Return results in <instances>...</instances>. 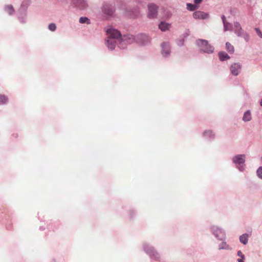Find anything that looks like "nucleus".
I'll use <instances>...</instances> for the list:
<instances>
[{
    "instance_id": "1",
    "label": "nucleus",
    "mask_w": 262,
    "mask_h": 262,
    "mask_svg": "<svg viewBox=\"0 0 262 262\" xmlns=\"http://www.w3.org/2000/svg\"><path fill=\"white\" fill-rule=\"evenodd\" d=\"M196 43L203 52L209 54L213 53L214 48L208 43L207 40L199 39L196 40Z\"/></svg>"
},
{
    "instance_id": "2",
    "label": "nucleus",
    "mask_w": 262,
    "mask_h": 262,
    "mask_svg": "<svg viewBox=\"0 0 262 262\" xmlns=\"http://www.w3.org/2000/svg\"><path fill=\"white\" fill-rule=\"evenodd\" d=\"M148 12L147 16L149 18H154L157 16V7L154 4H150L148 5Z\"/></svg>"
},
{
    "instance_id": "3",
    "label": "nucleus",
    "mask_w": 262,
    "mask_h": 262,
    "mask_svg": "<svg viewBox=\"0 0 262 262\" xmlns=\"http://www.w3.org/2000/svg\"><path fill=\"white\" fill-rule=\"evenodd\" d=\"M107 33L109 36L108 38H113L114 39H118L121 37V33L117 30L111 28L108 29L107 31Z\"/></svg>"
},
{
    "instance_id": "4",
    "label": "nucleus",
    "mask_w": 262,
    "mask_h": 262,
    "mask_svg": "<svg viewBox=\"0 0 262 262\" xmlns=\"http://www.w3.org/2000/svg\"><path fill=\"white\" fill-rule=\"evenodd\" d=\"M193 17L195 19H204L209 17V14L201 11H197L193 13Z\"/></svg>"
},
{
    "instance_id": "5",
    "label": "nucleus",
    "mask_w": 262,
    "mask_h": 262,
    "mask_svg": "<svg viewBox=\"0 0 262 262\" xmlns=\"http://www.w3.org/2000/svg\"><path fill=\"white\" fill-rule=\"evenodd\" d=\"M119 44V47L120 48H124V47L122 46V44L131 43L134 41V38L133 36H124L123 39H121Z\"/></svg>"
},
{
    "instance_id": "6",
    "label": "nucleus",
    "mask_w": 262,
    "mask_h": 262,
    "mask_svg": "<svg viewBox=\"0 0 262 262\" xmlns=\"http://www.w3.org/2000/svg\"><path fill=\"white\" fill-rule=\"evenodd\" d=\"M241 70V65L239 63H234L231 65L230 70L231 73L234 76H237Z\"/></svg>"
},
{
    "instance_id": "7",
    "label": "nucleus",
    "mask_w": 262,
    "mask_h": 262,
    "mask_svg": "<svg viewBox=\"0 0 262 262\" xmlns=\"http://www.w3.org/2000/svg\"><path fill=\"white\" fill-rule=\"evenodd\" d=\"M234 28H235V33L238 36H242L243 34L244 31L242 29L241 25L238 22H235L234 23Z\"/></svg>"
},
{
    "instance_id": "8",
    "label": "nucleus",
    "mask_w": 262,
    "mask_h": 262,
    "mask_svg": "<svg viewBox=\"0 0 262 262\" xmlns=\"http://www.w3.org/2000/svg\"><path fill=\"white\" fill-rule=\"evenodd\" d=\"M245 155H238L236 156L233 158V162L235 164H244L245 163Z\"/></svg>"
},
{
    "instance_id": "9",
    "label": "nucleus",
    "mask_w": 262,
    "mask_h": 262,
    "mask_svg": "<svg viewBox=\"0 0 262 262\" xmlns=\"http://www.w3.org/2000/svg\"><path fill=\"white\" fill-rule=\"evenodd\" d=\"M162 54L163 56H166L170 53L169 45L167 43H163L162 45Z\"/></svg>"
},
{
    "instance_id": "10",
    "label": "nucleus",
    "mask_w": 262,
    "mask_h": 262,
    "mask_svg": "<svg viewBox=\"0 0 262 262\" xmlns=\"http://www.w3.org/2000/svg\"><path fill=\"white\" fill-rule=\"evenodd\" d=\"M106 43L107 47L111 50L115 49L116 44V41L113 38H108L106 40Z\"/></svg>"
},
{
    "instance_id": "11",
    "label": "nucleus",
    "mask_w": 262,
    "mask_h": 262,
    "mask_svg": "<svg viewBox=\"0 0 262 262\" xmlns=\"http://www.w3.org/2000/svg\"><path fill=\"white\" fill-rule=\"evenodd\" d=\"M170 27V24L166 23L165 22H161L159 25V28L162 31H165L166 30H168Z\"/></svg>"
},
{
    "instance_id": "12",
    "label": "nucleus",
    "mask_w": 262,
    "mask_h": 262,
    "mask_svg": "<svg viewBox=\"0 0 262 262\" xmlns=\"http://www.w3.org/2000/svg\"><path fill=\"white\" fill-rule=\"evenodd\" d=\"M220 59L224 61L230 58V56L225 52H221L219 53Z\"/></svg>"
},
{
    "instance_id": "13",
    "label": "nucleus",
    "mask_w": 262,
    "mask_h": 262,
    "mask_svg": "<svg viewBox=\"0 0 262 262\" xmlns=\"http://www.w3.org/2000/svg\"><path fill=\"white\" fill-rule=\"evenodd\" d=\"M103 11L106 14L111 15L114 12V10L107 6H104L103 8Z\"/></svg>"
},
{
    "instance_id": "14",
    "label": "nucleus",
    "mask_w": 262,
    "mask_h": 262,
    "mask_svg": "<svg viewBox=\"0 0 262 262\" xmlns=\"http://www.w3.org/2000/svg\"><path fill=\"white\" fill-rule=\"evenodd\" d=\"M226 49L230 54H233L234 52V48L230 42H227L226 43Z\"/></svg>"
},
{
    "instance_id": "15",
    "label": "nucleus",
    "mask_w": 262,
    "mask_h": 262,
    "mask_svg": "<svg viewBox=\"0 0 262 262\" xmlns=\"http://www.w3.org/2000/svg\"><path fill=\"white\" fill-rule=\"evenodd\" d=\"M240 242L244 245L247 244L248 241V235L246 233L243 234L239 237Z\"/></svg>"
},
{
    "instance_id": "16",
    "label": "nucleus",
    "mask_w": 262,
    "mask_h": 262,
    "mask_svg": "<svg viewBox=\"0 0 262 262\" xmlns=\"http://www.w3.org/2000/svg\"><path fill=\"white\" fill-rule=\"evenodd\" d=\"M251 113L249 111H247V112H246L245 113L243 118V120L244 121L246 122V121H249L251 120Z\"/></svg>"
},
{
    "instance_id": "17",
    "label": "nucleus",
    "mask_w": 262,
    "mask_h": 262,
    "mask_svg": "<svg viewBox=\"0 0 262 262\" xmlns=\"http://www.w3.org/2000/svg\"><path fill=\"white\" fill-rule=\"evenodd\" d=\"M7 102V97L4 95H0V105L5 104Z\"/></svg>"
},
{
    "instance_id": "18",
    "label": "nucleus",
    "mask_w": 262,
    "mask_h": 262,
    "mask_svg": "<svg viewBox=\"0 0 262 262\" xmlns=\"http://www.w3.org/2000/svg\"><path fill=\"white\" fill-rule=\"evenodd\" d=\"M79 23L81 24L85 23L86 24H90V19L86 17H81L79 19Z\"/></svg>"
},
{
    "instance_id": "19",
    "label": "nucleus",
    "mask_w": 262,
    "mask_h": 262,
    "mask_svg": "<svg viewBox=\"0 0 262 262\" xmlns=\"http://www.w3.org/2000/svg\"><path fill=\"white\" fill-rule=\"evenodd\" d=\"M5 10L9 14L11 15L14 12V8L12 6L8 5L5 7Z\"/></svg>"
},
{
    "instance_id": "20",
    "label": "nucleus",
    "mask_w": 262,
    "mask_h": 262,
    "mask_svg": "<svg viewBox=\"0 0 262 262\" xmlns=\"http://www.w3.org/2000/svg\"><path fill=\"white\" fill-rule=\"evenodd\" d=\"M187 8L190 11H194L198 8V7L195 5L188 3L187 4Z\"/></svg>"
},
{
    "instance_id": "21",
    "label": "nucleus",
    "mask_w": 262,
    "mask_h": 262,
    "mask_svg": "<svg viewBox=\"0 0 262 262\" xmlns=\"http://www.w3.org/2000/svg\"><path fill=\"white\" fill-rule=\"evenodd\" d=\"M224 30H230L232 28V25L228 22H224Z\"/></svg>"
},
{
    "instance_id": "22",
    "label": "nucleus",
    "mask_w": 262,
    "mask_h": 262,
    "mask_svg": "<svg viewBox=\"0 0 262 262\" xmlns=\"http://www.w3.org/2000/svg\"><path fill=\"white\" fill-rule=\"evenodd\" d=\"M48 28L50 30L54 31L56 29V26L55 24L51 23L49 25Z\"/></svg>"
},
{
    "instance_id": "23",
    "label": "nucleus",
    "mask_w": 262,
    "mask_h": 262,
    "mask_svg": "<svg viewBox=\"0 0 262 262\" xmlns=\"http://www.w3.org/2000/svg\"><path fill=\"white\" fill-rule=\"evenodd\" d=\"M228 248V246L227 245L226 243L225 242H222L219 247V249L220 250L223 249H227Z\"/></svg>"
},
{
    "instance_id": "24",
    "label": "nucleus",
    "mask_w": 262,
    "mask_h": 262,
    "mask_svg": "<svg viewBox=\"0 0 262 262\" xmlns=\"http://www.w3.org/2000/svg\"><path fill=\"white\" fill-rule=\"evenodd\" d=\"M257 174L258 177L262 179V167H259L257 170Z\"/></svg>"
},
{
    "instance_id": "25",
    "label": "nucleus",
    "mask_w": 262,
    "mask_h": 262,
    "mask_svg": "<svg viewBox=\"0 0 262 262\" xmlns=\"http://www.w3.org/2000/svg\"><path fill=\"white\" fill-rule=\"evenodd\" d=\"M257 35L260 37L262 38V33L260 30L258 28L255 29Z\"/></svg>"
},
{
    "instance_id": "26",
    "label": "nucleus",
    "mask_w": 262,
    "mask_h": 262,
    "mask_svg": "<svg viewBox=\"0 0 262 262\" xmlns=\"http://www.w3.org/2000/svg\"><path fill=\"white\" fill-rule=\"evenodd\" d=\"M242 36H243L246 41H248L249 39V35L246 33H244Z\"/></svg>"
},
{
    "instance_id": "27",
    "label": "nucleus",
    "mask_w": 262,
    "mask_h": 262,
    "mask_svg": "<svg viewBox=\"0 0 262 262\" xmlns=\"http://www.w3.org/2000/svg\"><path fill=\"white\" fill-rule=\"evenodd\" d=\"M212 133L210 130L206 131L204 133L205 136H211L212 135Z\"/></svg>"
},
{
    "instance_id": "28",
    "label": "nucleus",
    "mask_w": 262,
    "mask_h": 262,
    "mask_svg": "<svg viewBox=\"0 0 262 262\" xmlns=\"http://www.w3.org/2000/svg\"><path fill=\"white\" fill-rule=\"evenodd\" d=\"M237 255L242 257L243 258H244V255L242 254V252L241 251H238L237 252Z\"/></svg>"
},
{
    "instance_id": "29",
    "label": "nucleus",
    "mask_w": 262,
    "mask_h": 262,
    "mask_svg": "<svg viewBox=\"0 0 262 262\" xmlns=\"http://www.w3.org/2000/svg\"><path fill=\"white\" fill-rule=\"evenodd\" d=\"M202 1V0H194V3L196 4H198L201 3Z\"/></svg>"
},
{
    "instance_id": "30",
    "label": "nucleus",
    "mask_w": 262,
    "mask_h": 262,
    "mask_svg": "<svg viewBox=\"0 0 262 262\" xmlns=\"http://www.w3.org/2000/svg\"><path fill=\"white\" fill-rule=\"evenodd\" d=\"M222 20H223V24H224V22H227L226 21V17L224 15H223L222 17Z\"/></svg>"
},
{
    "instance_id": "31",
    "label": "nucleus",
    "mask_w": 262,
    "mask_h": 262,
    "mask_svg": "<svg viewBox=\"0 0 262 262\" xmlns=\"http://www.w3.org/2000/svg\"><path fill=\"white\" fill-rule=\"evenodd\" d=\"M244 258H243L242 257H241V258H239L237 259V261L238 262H244Z\"/></svg>"
},
{
    "instance_id": "32",
    "label": "nucleus",
    "mask_w": 262,
    "mask_h": 262,
    "mask_svg": "<svg viewBox=\"0 0 262 262\" xmlns=\"http://www.w3.org/2000/svg\"><path fill=\"white\" fill-rule=\"evenodd\" d=\"M239 169L240 170H243V168H239Z\"/></svg>"
},
{
    "instance_id": "33",
    "label": "nucleus",
    "mask_w": 262,
    "mask_h": 262,
    "mask_svg": "<svg viewBox=\"0 0 262 262\" xmlns=\"http://www.w3.org/2000/svg\"><path fill=\"white\" fill-rule=\"evenodd\" d=\"M260 105L262 106V99H261V101L260 102Z\"/></svg>"
},
{
    "instance_id": "34",
    "label": "nucleus",
    "mask_w": 262,
    "mask_h": 262,
    "mask_svg": "<svg viewBox=\"0 0 262 262\" xmlns=\"http://www.w3.org/2000/svg\"><path fill=\"white\" fill-rule=\"evenodd\" d=\"M261 160H262V157H261Z\"/></svg>"
}]
</instances>
